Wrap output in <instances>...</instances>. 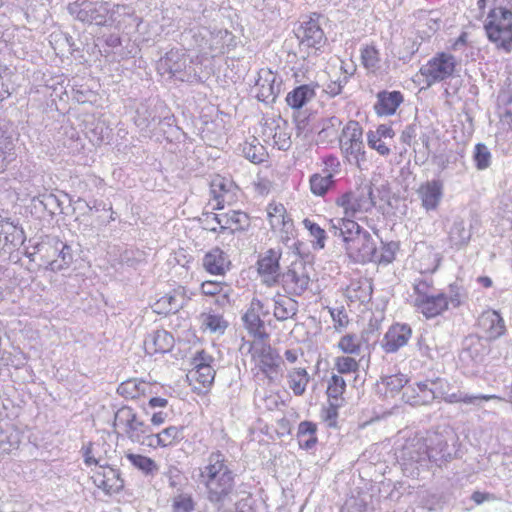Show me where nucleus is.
Masks as SVG:
<instances>
[{"instance_id": "52", "label": "nucleus", "mask_w": 512, "mask_h": 512, "mask_svg": "<svg viewBox=\"0 0 512 512\" xmlns=\"http://www.w3.org/2000/svg\"><path fill=\"white\" fill-rule=\"evenodd\" d=\"M253 187L257 194L266 196L273 189V179L266 174L258 173L257 178L253 183Z\"/></svg>"}, {"instance_id": "62", "label": "nucleus", "mask_w": 512, "mask_h": 512, "mask_svg": "<svg viewBox=\"0 0 512 512\" xmlns=\"http://www.w3.org/2000/svg\"><path fill=\"white\" fill-rule=\"evenodd\" d=\"M477 282L484 288H490L493 285L491 278L488 276H479Z\"/></svg>"}, {"instance_id": "5", "label": "nucleus", "mask_w": 512, "mask_h": 512, "mask_svg": "<svg viewBox=\"0 0 512 512\" xmlns=\"http://www.w3.org/2000/svg\"><path fill=\"white\" fill-rule=\"evenodd\" d=\"M247 352L253 365L255 375L262 374L269 381L275 380L281 374V358L277 351L272 348L268 340L245 341Z\"/></svg>"}, {"instance_id": "42", "label": "nucleus", "mask_w": 512, "mask_h": 512, "mask_svg": "<svg viewBox=\"0 0 512 512\" xmlns=\"http://www.w3.org/2000/svg\"><path fill=\"white\" fill-rule=\"evenodd\" d=\"M309 382V375L305 368H296L289 372L288 383L294 395L301 396Z\"/></svg>"}, {"instance_id": "38", "label": "nucleus", "mask_w": 512, "mask_h": 512, "mask_svg": "<svg viewBox=\"0 0 512 512\" xmlns=\"http://www.w3.org/2000/svg\"><path fill=\"white\" fill-rule=\"evenodd\" d=\"M315 95V91L307 84L294 88L286 95V103L293 109L302 108Z\"/></svg>"}, {"instance_id": "60", "label": "nucleus", "mask_w": 512, "mask_h": 512, "mask_svg": "<svg viewBox=\"0 0 512 512\" xmlns=\"http://www.w3.org/2000/svg\"><path fill=\"white\" fill-rule=\"evenodd\" d=\"M84 462L87 466L97 465V459L92 455L91 448H87L84 454Z\"/></svg>"}, {"instance_id": "55", "label": "nucleus", "mask_w": 512, "mask_h": 512, "mask_svg": "<svg viewBox=\"0 0 512 512\" xmlns=\"http://www.w3.org/2000/svg\"><path fill=\"white\" fill-rule=\"evenodd\" d=\"M55 244L57 249L60 246L58 257L61 259L62 263L58 267L63 268L69 266L73 259L71 247L59 239L56 240Z\"/></svg>"}, {"instance_id": "9", "label": "nucleus", "mask_w": 512, "mask_h": 512, "mask_svg": "<svg viewBox=\"0 0 512 512\" xmlns=\"http://www.w3.org/2000/svg\"><path fill=\"white\" fill-rule=\"evenodd\" d=\"M339 149L349 161L359 163L365 160L363 143V128L356 120H349L341 129L338 136Z\"/></svg>"}, {"instance_id": "46", "label": "nucleus", "mask_w": 512, "mask_h": 512, "mask_svg": "<svg viewBox=\"0 0 512 512\" xmlns=\"http://www.w3.org/2000/svg\"><path fill=\"white\" fill-rule=\"evenodd\" d=\"M273 314L276 319L284 321L295 314V305L292 299L281 297L275 300Z\"/></svg>"}, {"instance_id": "6", "label": "nucleus", "mask_w": 512, "mask_h": 512, "mask_svg": "<svg viewBox=\"0 0 512 512\" xmlns=\"http://www.w3.org/2000/svg\"><path fill=\"white\" fill-rule=\"evenodd\" d=\"M113 429L117 436L145 446L152 433L151 426L130 406H122L115 412Z\"/></svg>"}, {"instance_id": "37", "label": "nucleus", "mask_w": 512, "mask_h": 512, "mask_svg": "<svg viewBox=\"0 0 512 512\" xmlns=\"http://www.w3.org/2000/svg\"><path fill=\"white\" fill-rule=\"evenodd\" d=\"M399 249V246L395 242H382L378 247L377 244H374L373 256L371 257V263L376 264H390L396 258V253Z\"/></svg>"}, {"instance_id": "31", "label": "nucleus", "mask_w": 512, "mask_h": 512, "mask_svg": "<svg viewBox=\"0 0 512 512\" xmlns=\"http://www.w3.org/2000/svg\"><path fill=\"white\" fill-rule=\"evenodd\" d=\"M479 325L488 339H496L506 332L504 320L495 310L483 312L479 319Z\"/></svg>"}, {"instance_id": "13", "label": "nucleus", "mask_w": 512, "mask_h": 512, "mask_svg": "<svg viewBox=\"0 0 512 512\" xmlns=\"http://www.w3.org/2000/svg\"><path fill=\"white\" fill-rule=\"evenodd\" d=\"M266 220L272 233L282 241H287L294 230L293 219L286 207L276 201H271L266 207Z\"/></svg>"}, {"instance_id": "63", "label": "nucleus", "mask_w": 512, "mask_h": 512, "mask_svg": "<svg viewBox=\"0 0 512 512\" xmlns=\"http://www.w3.org/2000/svg\"><path fill=\"white\" fill-rule=\"evenodd\" d=\"M284 355L289 363H295L298 360V354L295 350H286Z\"/></svg>"}, {"instance_id": "58", "label": "nucleus", "mask_w": 512, "mask_h": 512, "mask_svg": "<svg viewBox=\"0 0 512 512\" xmlns=\"http://www.w3.org/2000/svg\"><path fill=\"white\" fill-rule=\"evenodd\" d=\"M471 499L477 504L480 505L485 501L492 499V496L489 493H484L480 491L473 492Z\"/></svg>"}, {"instance_id": "59", "label": "nucleus", "mask_w": 512, "mask_h": 512, "mask_svg": "<svg viewBox=\"0 0 512 512\" xmlns=\"http://www.w3.org/2000/svg\"><path fill=\"white\" fill-rule=\"evenodd\" d=\"M148 404L151 408H157V407L163 408L168 405V400L166 398H162V397H152L149 399Z\"/></svg>"}, {"instance_id": "33", "label": "nucleus", "mask_w": 512, "mask_h": 512, "mask_svg": "<svg viewBox=\"0 0 512 512\" xmlns=\"http://www.w3.org/2000/svg\"><path fill=\"white\" fill-rule=\"evenodd\" d=\"M200 329L203 332L223 334L228 327L224 316L213 311L202 312L199 315Z\"/></svg>"}, {"instance_id": "44", "label": "nucleus", "mask_w": 512, "mask_h": 512, "mask_svg": "<svg viewBox=\"0 0 512 512\" xmlns=\"http://www.w3.org/2000/svg\"><path fill=\"white\" fill-rule=\"evenodd\" d=\"M302 224L304 228L309 231V235L314 238V241L312 242L313 248L323 249L326 245V231L309 218H305L302 221Z\"/></svg>"}, {"instance_id": "18", "label": "nucleus", "mask_w": 512, "mask_h": 512, "mask_svg": "<svg viewBox=\"0 0 512 512\" xmlns=\"http://www.w3.org/2000/svg\"><path fill=\"white\" fill-rule=\"evenodd\" d=\"M325 168L321 173L310 176L309 185L311 192L316 196H324L334 185V175L337 173L340 163L335 156L324 159Z\"/></svg>"}, {"instance_id": "17", "label": "nucleus", "mask_w": 512, "mask_h": 512, "mask_svg": "<svg viewBox=\"0 0 512 512\" xmlns=\"http://www.w3.org/2000/svg\"><path fill=\"white\" fill-rule=\"evenodd\" d=\"M281 256L282 253L279 249H268L257 260V272L262 278L263 283L268 287L279 284V279L282 275L280 273Z\"/></svg>"}, {"instance_id": "7", "label": "nucleus", "mask_w": 512, "mask_h": 512, "mask_svg": "<svg viewBox=\"0 0 512 512\" xmlns=\"http://www.w3.org/2000/svg\"><path fill=\"white\" fill-rule=\"evenodd\" d=\"M458 62L456 57L448 52L435 53L419 69V74L424 78L428 87L445 82L455 76Z\"/></svg>"}, {"instance_id": "29", "label": "nucleus", "mask_w": 512, "mask_h": 512, "mask_svg": "<svg viewBox=\"0 0 512 512\" xmlns=\"http://www.w3.org/2000/svg\"><path fill=\"white\" fill-rule=\"evenodd\" d=\"M151 390L152 383L140 378H130L120 383L117 393L127 400H139L147 397Z\"/></svg>"}, {"instance_id": "57", "label": "nucleus", "mask_w": 512, "mask_h": 512, "mask_svg": "<svg viewBox=\"0 0 512 512\" xmlns=\"http://www.w3.org/2000/svg\"><path fill=\"white\" fill-rule=\"evenodd\" d=\"M168 414L163 411L154 412L151 415L150 422L153 426H160L166 422Z\"/></svg>"}, {"instance_id": "56", "label": "nucleus", "mask_w": 512, "mask_h": 512, "mask_svg": "<svg viewBox=\"0 0 512 512\" xmlns=\"http://www.w3.org/2000/svg\"><path fill=\"white\" fill-rule=\"evenodd\" d=\"M333 321H334V327L335 329H342L347 326L349 320L345 313L342 311H339L337 315H334L332 313Z\"/></svg>"}, {"instance_id": "47", "label": "nucleus", "mask_w": 512, "mask_h": 512, "mask_svg": "<svg viewBox=\"0 0 512 512\" xmlns=\"http://www.w3.org/2000/svg\"><path fill=\"white\" fill-rule=\"evenodd\" d=\"M439 264L440 258L438 254L429 250L417 260V269L421 274H429L435 272Z\"/></svg>"}, {"instance_id": "50", "label": "nucleus", "mask_w": 512, "mask_h": 512, "mask_svg": "<svg viewBox=\"0 0 512 512\" xmlns=\"http://www.w3.org/2000/svg\"><path fill=\"white\" fill-rule=\"evenodd\" d=\"M474 162L478 170H484L490 166L491 153L487 146L483 143H478L474 148Z\"/></svg>"}, {"instance_id": "10", "label": "nucleus", "mask_w": 512, "mask_h": 512, "mask_svg": "<svg viewBox=\"0 0 512 512\" xmlns=\"http://www.w3.org/2000/svg\"><path fill=\"white\" fill-rule=\"evenodd\" d=\"M213 358L206 351H198L193 357V368L188 372L187 379L194 392L199 394L210 390L215 379L212 367Z\"/></svg>"}, {"instance_id": "49", "label": "nucleus", "mask_w": 512, "mask_h": 512, "mask_svg": "<svg viewBox=\"0 0 512 512\" xmlns=\"http://www.w3.org/2000/svg\"><path fill=\"white\" fill-rule=\"evenodd\" d=\"M346 381L339 374H333L328 380L326 394L329 399L338 400L346 391Z\"/></svg>"}, {"instance_id": "24", "label": "nucleus", "mask_w": 512, "mask_h": 512, "mask_svg": "<svg viewBox=\"0 0 512 512\" xmlns=\"http://www.w3.org/2000/svg\"><path fill=\"white\" fill-rule=\"evenodd\" d=\"M366 137L368 146L380 156L386 157L390 155L391 149L386 144L385 139H393L395 137V131L391 125L380 124L375 130L368 131Z\"/></svg>"}, {"instance_id": "54", "label": "nucleus", "mask_w": 512, "mask_h": 512, "mask_svg": "<svg viewBox=\"0 0 512 512\" xmlns=\"http://www.w3.org/2000/svg\"><path fill=\"white\" fill-rule=\"evenodd\" d=\"M347 297L351 302L364 303L369 300L370 293L359 285H351L347 288Z\"/></svg>"}, {"instance_id": "64", "label": "nucleus", "mask_w": 512, "mask_h": 512, "mask_svg": "<svg viewBox=\"0 0 512 512\" xmlns=\"http://www.w3.org/2000/svg\"><path fill=\"white\" fill-rule=\"evenodd\" d=\"M468 42V33L467 32H462L459 37L456 39V41L454 42L453 46L454 47H457L459 45H466Z\"/></svg>"}, {"instance_id": "26", "label": "nucleus", "mask_w": 512, "mask_h": 512, "mask_svg": "<svg viewBox=\"0 0 512 512\" xmlns=\"http://www.w3.org/2000/svg\"><path fill=\"white\" fill-rule=\"evenodd\" d=\"M174 346V337L166 330H156L144 340V349L148 355L164 354Z\"/></svg>"}, {"instance_id": "35", "label": "nucleus", "mask_w": 512, "mask_h": 512, "mask_svg": "<svg viewBox=\"0 0 512 512\" xmlns=\"http://www.w3.org/2000/svg\"><path fill=\"white\" fill-rule=\"evenodd\" d=\"M242 152L244 157L254 164H261L269 158L266 148L255 137L243 143Z\"/></svg>"}, {"instance_id": "15", "label": "nucleus", "mask_w": 512, "mask_h": 512, "mask_svg": "<svg viewBox=\"0 0 512 512\" xmlns=\"http://www.w3.org/2000/svg\"><path fill=\"white\" fill-rule=\"evenodd\" d=\"M407 444L416 451L419 459L422 457L432 459L447 447L443 436L437 431H426L424 435L416 433L407 441Z\"/></svg>"}, {"instance_id": "21", "label": "nucleus", "mask_w": 512, "mask_h": 512, "mask_svg": "<svg viewBox=\"0 0 512 512\" xmlns=\"http://www.w3.org/2000/svg\"><path fill=\"white\" fill-rule=\"evenodd\" d=\"M184 439V426L170 425L157 433H151L147 447L152 449L174 447Z\"/></svg>"}, {"instance_id": "25", "label": "nucleus", "mask_w": 512, "mask_h": 512, "mask_svg": "<svg viewBox=\"0 0 512 512\" xmlns=\"http://www.w3.org/2000/svg\"><path fill=\"white\" fill-rule=\"evenodd\" d=\"M435 398V393L428 382H418L408 385L403 393L402 400L412 406H422L431 403Z\"/></svg>"}, {"instance_id": "22", "label": "nucleus", "mask_w": 512, "mask_h": 512, "mask_svg": "<svg viewBox=\"0 0 512 512\" xmlns=\"http://www.w3.org/2000/svg\"><path fill=\"white\" fill-rule=\"evenodd\" d=\"M411 335L412 330L409 325L395 323L385 333L382 348L386 353H394L408 343Z\"/></svg>"}, {"instance_id": "23", "label": "nucleus", "mask_w": 512, "mask_h": 512, "mask_svg": "<svg viewBox=\"0 0 512 512\" xmlns=\"http://www.w3.org/2000/svg\"><path fill=\"white\" fill-rule=\"evenodd\" d=\"M213 219L219 224L220 231L231 232L244 231L250 226V217L243 211L231 210L213 215Z\"/></svg>"}, {"instance_id": "4", "label": "nucleus", "mask_w": 512, "mask_h": 512, "mask_svg": "<svg viewBox=\"0 0 512 512\" xmlns=\"http://www.w3.org/2000/svg\"><path fill=\"white\" fill-rule=\"evenodd\" d=\"M485 35L498 51L512 52V9L494 6L487 12L483 22Z\"/></svg>"}, {"instance_id": "43", "label": "nucleus", "mask_w": 512, "mask_h": 512, "mask_svg": "<svg viewBox=\"0 0 512 512\" xmlns=\"http://www.w3.org/2000/svg\"><path fill=\"white\" fill-rule=\"evenodd\" d=\"M479 400H483V401L498 400V401H501L502 397H500L498 395H495V394H491V395H469V394H466V393L459 392V393H452V394L448 395L445 398V401L447 403H450V404H455V403L474 404V403H476Z\"/></svg>"}, {"instance_id": "8", "label": "nucleus", "mask_w": 512, "mask_h": 512, "mask_svg": "<svg viewBox=\"0 0 512 512\" xmlns=\"http://www.w3.org/2000/svg\"><path fill=\"white\" fill-rule=\"evenodd\" d=\"M335 204L342 209L343 217L353 219L372 210L375 205L370 187H357L339 195Z\"/></svg>"}, {"instance_id": "12", "label": "nucleus", "mask_w": 512, "mask_h": 512, "mask_svg": "<svg viewBox=\"0 0 512 512\" xmlns=\"http://www.w3.org/2000/svg\"><path fill=\"white\" fill-rule=\"evenodd\" d=\"M310 282L309 267L303 260L293 261L279 279L283 290L293 296H301L309 288Z\"/></svg>"}, {"instance_id": "36", "label": "nucleus", "mask_w": 512, "mask_h": 512, "mask_svg": "<svg viewBox=\"0 0 512 512\" xmlns=\"http://www.w3.org/2000/svg\"><path fill=\"white\" fill-rule=\"evenodd\" d=\"M408 378L402 373L388 375L381 378V390L385 397H394L408 386Z\"/></svg>"}, {"instance_id": "1", "label": "nucleus", "mask_w": 512, "mask_h": 512, "mask_svg": "<svg viewBox=\"0 0 512 512\" xmlns=\"http://www.w3.org/2000/svg\"><path fill=\"white\" fill-rule=\"evenodd\" d=\"M235 479L231 463L221 450L210 452L198 472V483L204 488L207 500L217 506L231 500Z\"/></svg>"}, {"instance_id": "20", "label": "nucleus", "mask_w": 512, "mask_h": 512, "mask_svg": "<svg viewBox=\"0 0 512 512\" xmlns=\"http://www.w3.org/2000/svg\"><path fill=\"white\" fill-rule=\"evenodd\" d=\"M404 102V94L401 91L382 90L376 94L373 110L378 117H390L396 114Z\"/></svg>"}, {"instance_id": "48", "label": "nucleus", "mask_w": 512, "mask_h": 512, "mask_svg": "<svg viewBox=\"0 0 512 512\" xmlns=\"http://www.w3.org/2000/svg\"><path fill=\"white\" fill-rule=\"evenodd\" d=\"M196 502L189 493H181L173 497L171 502L172 512H194Z\"/></svg>"}, {"instance_id": "19", "label": "nucleus", "mask_w": 512, "mask_h": 512, "mask_svg": "<svg viewBox=\"0 0 512 512\" xmlns=\"http://www.w3.org/2000/svg\"><path fill=\"white\" fill-rule=\"evenodd\" d=\"M263 304L258 299H253L249 308L243 315L245 329L253 337V340H268L269 334L265 330L264 321L260 318L259 312Z\"/></svg>"}, {"instance_id": "30", "label": "nucleus", "mask_w": 512, "mask_h": 512, "mask_svg": "<svg viewBox=\"0 0 512 512\" xmlns=\"http://www.w3.org/2000/svg\"><path fill=\"white\" fill-rule=\"evenodd\" d=\"M443 184L439 180H431L422 183L418 189V195L422 206L427 210H434L442 198Z\"/></svg>"}, {"instance_id": "39", "label": "nucleus", "mask_w": 512, "mask_h": 512, "mask_svg": "<svg viewBox=\"0 0 512 512\" xmlns=\"http://www.w3.org/2000/svg\"><path fill=\"white\" fill-rule=\"evenodd\" d=\"M362 357L339 355L334 359V369L339 375L358 374L361 367Z\"/></svg>"}, {"instance_id": "32", "label": "nucleus", "mask_w": 512, "mask_h": 512, "mask_svg": "<svg viewBox=\"0 0 512 512\" xmlns=\"http://www.w3.org/2000/svg\"><path fill=\"white\" fill-rule=\"evenodd\" d=\"M317 424L312 421H302L297 428V441L300 449L311 450L318 444Z\"/></svg>"}, {"instance_id": "27", "label": "nucleus", "mask_w": 512, "mask_h": 512, "mask_svg": "<svg viewBox=\"0 0 512 512\" xmlns=\"http://www.w3.org/2000/svg\"><path fill=\"white\" fill-rule=\"evenodd\" d=\"M234 188L233 182L219 174L212 177L210 182V192L212 200L215 202L214 209L222 210L229 203L230 195Z\"/></svg>"}, {"instance_id": "45", "label": "nucleus", "mask_w": 512, "mask_h": 512, "mask_svg": "<svg viewBox=\"0 0 512 512\" xmlns=\"http://www.w3.org/2000/svg\"><path fill=\"white\" fill-rule=\"evenodd\" d=\"M126 458L135 468L141 470L145 474H153L158 470L156 462L148 456L127 453Z\"/></svg>"}, {"instance_id": "53", "label": "nucleus", "mask_w": 512, "mask_h": 512, "mask_svg": "<svg viewBox=\"0 0 512 512\" xmlns=\"http://www.w3.org/2000/svg\"><path fill=\"white\" fill-rule=\"evenodd\" d=\"M225 283L213 280H206L201 284V293L205 296L214 297L223 292Z\"/></svg>"}, {"instance_id": "34", "label": "nucleus", "mask_w": 512, "mask_h": 512, "mask_svg": "<svg viewBox=\"0 0 512 512\" xmlns=\"http://www.w3.org/2000/svg\"><path fill=\"white\" fill-rule=\"evenodd\" d=\"M341 126L342 121L335 116L324 120L317 134V143L323 145L333 143L338 139L339 131L342 129Z\"/></svg>"}, {"instance_id": "3", "label": "nucleus", "mask_w": 512, "mask_h": 512, "mask_svg": "<svg viewBox=\"0 0 512 512\" xmlns=\"http://www.w3.org/2000/svg\"><path fill=\"white\" fill-rule=\"evenodd\" d=\"M413 293V307L426 320L440 317L449 310L451 298L445 292H436L433 279L415 280Z\"/></svg>"}, {"instance_id": "16", "label": "nucleus", "mask_w": 512, "mask_h": 512, "mask_svg": "<svg viewBox=\"0 0 512 512\" xmlns=\"http://www.w3.org/2000/svg\"><path fill=\"white\" fill-rule=\"evenodd\" d=\"M91 480L106 495L118 494L124 488V479L120 471L109 465L96 467L92 471Z\"/></svg>"}, {"instance_id": "61", "label": "nucleus", "mask_w": 512, "mask_h": 512, "mask_svg": "<svg viewBox=\"0 0 512 512\" xmlns=\"http://www.w3.org/2000/svg\"><path fill=\"white\" fill-rule=\"evenodd\" d=\"M414 128L413 127H407L405 131L402 132L401 140L402 142L406 144H410L411 138L414 137Z\"/></svg>"}, {"instance_id": "28", "label": "nucleus", "mask_w": 512, "mask_h": 512, "mask_svg": "<svg viewBox=\"0 0 512 512\" xmlns=\"http://www.w3.org/2000/svg\"><path fill=\"white\" fill-rule=\"evenodd\" d=\"M204 269L212 275H224L231 267L228 254L219 247L209 250L203 257Z\"/></svg>"}, {"instance_id": "11", "label": "nucleus", "mask_w": 512, "mask_h": 512, "mask_svg": "<svg viewBox=\"0 0 512 512\" xmlns=\"http://www.w3.org/2000/svg\"><path fill=\"white\" fill-rule=\"evenodd\" d=\"M297 37L300 47L306 49L308 56L320 55L328 45V39L317 18L310 17L301 23Z\"/></svg>"}, {"instance_id": "41", "label": "nucleus", "mask_w": 512, "mask_h": 512, "mask_svg": "<svg viewBox=\"0 0 512 512\" xmlns=\"http://www.w3.org/2000/svg\"><path fill=\"white\" fill-rule=\"evenodd\" d=\"M360 59L363 67L372 72L380 68L381 54L374 44H366L360 51Z\"/></svg>"}, {"instance_id": "2", "label": "nucleus", "mask_w": 512, "mask_h": 512, "mask_svg": "<svg viewBox=\"0 0 512 512\" xmlns=\"http://www.w3.org/2000/svg\"><path fill=\"white\" fill-rule=\"evenodd\" d=\"M330 229L341 238L345 254L352 262L371 263L375 240L369 231L348 218H340L337 223L331 219Z\"/></svg>"}, {"instance_id": "51", "label": "nucleus", "mask_w": 512, "mask_h": 512, "mask_svg": "<svg viewBox=\"0 0 512 512\" xmlns=\"http://www.w3.org/2000/svg\"><path fill=\"white\" fill-rule=\"evenodd\" d=\"M339 406L334 403H329L328 406L323 407L321 410V419L329 428L338 427V412Z\"/></svg>"}, {"instance_id": "40", "label": "nucleus", "mask_w": 512, "mask_h": 512, "mask_svg": "<svg viewBox=\"0 0 512 512\" xmlns=\"http://www.w3.org/2000/svg\"><path fill=\"white\" fill-rule=\"evenodd\" d=\"M362 347V340L356 334L352 333L343 335L337 343V348L342 353V355L360 357Z\"/></svg>"}, {"instance_id": "14", "label": "nucleus", "mask_w": 512, "mask_h": 512, "mask_svg": "<svg viewBox=\"0 0 512 512\" xmlns=\"http://www.w3.org/2000/svg\"><path fill=\"white\" fill-rule=\"evenodd\" d=\"M191 300V294L183 285H177L156 299L152 305L154 313L162 316L176 314Z\"/></svg>"}]
</instances>
